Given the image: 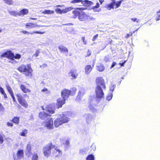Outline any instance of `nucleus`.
Instances as JSON below:
<instances>
[{"mask_svg": "<svg viewBox=\"0 0 160 160\" xmlns=\"http://www.w3.org/2000/svg\"><path fill=\"white\" fill-rule=\"evenodd\" d=\"M98 34H96L95 35H94L93 37V38L92 39V41H95L96 39L98 37Z\"/></svg>", "mask_w": 160, "mask_h": 160, "instance_id": "09e8293b", "label": "nucleus"}, {"mask_svg": "<svg viewBox=\"0 0 160 160\" xmlns=\"http://www.w3.org/2000/svg\"><path fill=\"white\" fill-rule=\"evenodd\" d=\"M82 10V8H77L74 9V10L72 11V13L73 14L72 18L75 19L77 17H78L81 13L80 11Z\"/></svg>", "mask_w": 160, "mask_h": 160, "instance_id": "9d476101", "label": "nucleus"}, {"mask_svg": "<svg viewBox=\"0 0 160 160\" xmlns=\"http://www.w3.org/2000/svg\"><path fill=\"white\" fill-rule=\"evenodd\" d=\"M27 85H28L29 87V86H30V84L29 83H27Z\"/></svg>", "mask_w": 160, "mask_h": 160, "instance_id": "338daca9", "label": "nucleus"}, {"mask_svg": "<svg viewBox=\"0 0 160 160\" xmlns=\"http://www.w3.org/2000/svg\"><path fill=\"white\" fill-rule=\"evenodd\" d=\"M134 32V31H133V32H130L129 33H128V34H127V35H126L125 38H129V37H130L131 36H132V35L133 33Z\"/></svg>", "mask_w": 160, "mask_h": 160, "instance_id": "79ce46f5", "label": "nucleus"}, {"mask_svg": "<svg viewBox=\"0 0 160 160\" xmlns=\"http://www.w3.org/2000/svg\"><path fill=\"white\" fill-rule=\"evenodd\" d=\"M69 121L70 119L66 115L62 114L60 117L57 118L54 121V126L57 128L63 124L68 122Z\"/></svg>", "mask_w": 160, "mask_h": 160, "instance_id": "20e7f679", "label": "nucleus"}, {"mask_svg": "<svg viewBox=\"0 0 160 160\" xmlns=\"http://www.w3.org/2000/svg\"><path fill=\"white\" fill-rule=\"evenodd\" d=\"M83 2V0H72L70 2L71 3H77L81 2L82 4V2Z\"/></svg>", "mask_w": 160, "mask_h": 160, "instance_id": "4c0bfd02", "label": "nucleus"}, {"mask_svg": "<svg viewBox=\"0 0 160 160\" xmlns=\"http://www.w3.org/2000/svg\"><path fill=\"white\" fill-rule=\"evenodd\" d=\"M57 7H61V6L60 5H57Z\"/></svg>", "mask_w": 160, "mask_h": 160, "instance_id": "0e129e2a", "label": "nucleus"}, {"mask_svg": "<svg viewBox=\"0 0 160 160\" xmlns=\"http://www.w3.org/2000/svg\"><path fill=\"white\" fill-rule=\"evenodd\" d=\"M48 91V89L46 88H44L43 89H42L41 90V92H47Z\"/></svg>", "mask_w": 160, "mask_h": 160, "instance_id": "5fc2aeb1", "label": "nucleus"}, {"mask_svg": "<svg viewBox=\"0 0 160 160\" xmlns=\"http://www.w3.org/2000/svg\"><path fill=\"white\" fill-rule=\"evenodd\" d=\"M91 55V52L89 50H88L86 55L85 56V57H89Z\"/></svg>", "mask_w": 160, "mask_h": 160, "instance_id": "de8ad7c7", "label": "nucleus"}, {"mask_svg": "<svg viewBox=\"0 0 160 160\" xmlns=\"http://www.w3.org/2000/svg\"><path fill=\"white\" fill-rule=\"evenodd\" d=\"M16 96L19 104L24 107L27 108L28 104L24 97H28V96L27 94H23L22 95L21 93H17L16 94Z\"/></svg>", "mask_w": 160, "mask_h": 160, "instance_id": "39448f33", "label": "nucleus"}, {"mask_svg": "<svg viewBox=\"0 0 160 160\" xmlns=\"http://www.w3.org/2000/svg\"><path fill=\"white\" fill-rule=\"evenodd\" d=\"M4 140L2 136L0 133V144H2Z\"/></svg>", "mask_w": 160, "mask_h": 160, "instance_id": "37998d69", "label": "nucleus"}, {"mask_svg": "<svg viewBox=\"0 0 160 160\" xmlns=\"http://www.w3.org/2000/svg\"><path fill=\"white\" fill-rule=\"evenodd\" d=\"M54 12V11L53 10H45L42 13L43 14H53Z\"/></svg>", "mask_w": 160, "mask_h": 160, "instance_id": "c85d7f7f", "label": "nucleus"}, {"mask_svg": "<svg viewBox=\"0 0 160 160\" xmlns=\"http://www.w3.org/2000/svg\"><path fill=\"white\" fill-rule=\"evenodd\" d=\"M116 64V63L115 62H112V64L111 68L114 67L115 66Z\"/></svg>", "mask_w": 160, "mask_h": 160, "instance_id": "864d4df0", "label": "nucleus"}, {"mask_svg": "<svg viewBox=\"0 0 160 160\" xmlns=\"http://www.w3.org/2000/svg\"><path fill=\"white\" fill-rule=\"evenodd\" d=\"M38 27L39 26L33 23H27L25 24V27L27 29H32Z\"/></svg>", "mask_w": 160, "mask_h": 160, "instance_id": "412c9836", "label": "nucleus"}, {"mask_svg": "<svg viewBox=\"0 0 160 160\" xmlns=\"http://www.w3.org/2000/svg\"><path fill=\"white\" fill-rule=\"evenodd\" d=\"M69 90L64 89L61 92L62 97L66 100L71 95L69 93Z\"/></svg>", "mask_w": 160, "mask_h": 160, "instance_id": "9b49d317", "label": "nucleus"}, {"mask_svg": "<svg viewBox=\"0 0 160 160\" xmlns=\"http://www.w3.org/2000/svg\"><path fill=\"white\" fill-rule=\"evenodd\" d=\"M86 160H95L93 155L91 154L88 155L86 158Z\"/></svg>", "mask_w": 160, "mask_h": 160, "instance_id": "7c9ffc66", "label": "nucleus"}, {"mask_svg": "<svg viewBox=\"0 0 160 160\" xmlns=\"http://www.w3.org/2000/svg\"><path fill=\"white\" fill-rule=\"evenodd\" d=\"M0 92H1L2 94L3 95L4 98L7 99L8 98L7 95V94L5 92L4 90L2 88H0Z\"/></svg>", "mask_w": 160, "mask_h": 160, "instance_id": "72a5a7b5", "label": "nucleus"}, {"mask_svg": "<svg viewBox=\"0 0 160 160\" xmlns=\"http://www.w3.org/2000/svg\"><path fill=\"white\" fill-rule=\"evenodd\" d=\"M69 144V141L68 140H67L66 142V144L67 145H68Z\"/></svg>", "mask_w": 160, "mask_h": 160, "instance_id": "052dcab7", "label": "nucleus"}, {"mask_svg": "<svg viewBox=\"0 0 160 160\" xmlns=\"http://www.w3.org/2000/svg\"><path fill=\"white\" fill-rule=\"evenodd\" d=\"M123 1V0H120L116 2L115 0H111V2L110 3L107 4L105 8L108 10H110L114 8L115 9L118 8L120 7L122 2Z\"/></svg>", "mask_w": 160, "mask_h": 160, "instance_id": "423d86ee", "label": "nucleus"}, {"mask_svg": "<svg viewBox=\"0 0 160 160\" xmlns=\"http://www.w3.org/2000/svg\"><path fill=\"white\" fill-rule=\"evenodd\" d=\"M99 1L100 2L101 5H102V3L104 2V0H99Z\"/></svg>", "mask_w": 160, "mask_h": 160, "instance_id": "bf43d9fd", "label": "nucleus"}, {"mask_svg": "<svg viewBox=\"0 0 160 160\" xmlns=\"http://www.w3.org/2000/svg\"><path fill=\"white\" fill-rule=\"evenodd\" d=\"M95 149H96V148H95V147H94V149H93V150H94V151H95Z\"/></svg>", "mask_w": 160, "mask_h": 160, "instance_id": "774afa93", "label": "nucleus"}, {"mask_svg": "<svg viewBox=\"0 0 160 160\" xmlns=\"http://www.w3.org/2000/svg\"><path fill=\"white\" fill-rule=\"evenodd\" d=\"M156 20L158 21L160 20V9L157 12Z\"/></svg>", "mask_w": 160, "mask_h": 160, "instance_id": "ea45409f", "label": "nucleus"}, {"mask_svg": "<svg viewBox=\"0 0 160 160\" xmlns=\"http://www.w3.org/2000/svg\"><path fill=\"white\" fill-rule=\"evenodd\" d=\"M82 4L84 5L86 4L88 6H91L93 4V3L88 0H84L83 1V2H82Z\"/></svg>", "mask_w": 160, "mask_h": 160, "instance_id": "bb28decb", "label": "nucleus"}, {"mask_svg": "<svg viewBox=\"0 0 160 160\" xmlns=\"http://www.w3.org/2000/svg\"><path fill=\"white\" fill-rule=\"evenodd\" d=\"M112 97V93H110L106 97L107 99L109 101L111 100Z\"/></svg>", "mask_w": 160, "mask_h": 160, "instance_id": "a19ab883", "label": "nucleus"}, {"mask_svg": "<svg viewBox=\"0 0 160 160\" xmlns=\"http://www.w3.org/2000/svg\"><path fill=\"white\" fill-rule=\"evenodd\" d=\"M38 156L37 153H34L32 156V160H38Z\"/></svg>", "mask_w": 160, "mask_h": 160, "instance_id": "f704fd0d", "label": "nucleus"}, {"mask_svg": "<svg viewBox=\"0 0 160 160\" xmlns=\"http://www.w3.org/2000/svg\"><path fill=\"white\" fill-rule=\"evenodd\" d=\"M126 62V61L125 60L122 63H120L119 64L121 66H123L124 64L125 63V62Z\"/></svg>", "mask_w": 160, "mask_h": 160, "instance_id": "603ef678", "label": "nucleus"}, {"mask_svg": "<svg viewBox=\"0 0 160 160\" xmlns=\"http://www.w3.org/2000/svg\"><path fill=\"white\" fill-rule=\"evenodd\" d=\"M40 53V52L39 50L36 51L35 53L33 54V56L36 57L38 56L39 54Z\"/></svg>", "mask_w": 160, "mask_h": 160, "instance_id": "a18cd8bd", "label": "nucleus"}, {"mask_svg": "<svg viewBox=\"0 0 160 160\" xmlns=\"http://www.w3.org/2000/svg\"><path fill=\"white\" fill-rule=\"evenodd\" d=\"M96 82L97 85L95 89L96 98L98 100H101L104 97V94L102 88L106 89L104 80L102 77H98L96 78Z\"/></svg>", "mask_w": 160, "mask_h": 160, "instance_id": "f257e3e1", "label": "nucleus"}, {"mask_svg": "<svg viewBox=\"0 0 160 160\" xmlns=\"http://www.w3.org/2000/svg\"><path fill=\"white\" fill-rule=\"evenodd\" d=\"M94 67V65H88L85 67V72L87 74H89L92 71Z\"/></svg>", "mask_w": 160, "mask_h": 160, "instance_id": "6ab92c4d", "label": "nucleus"}, {"mask_svg": "<svg viewBox=\"0 0 160 160\" xmlns=\"http://www.w3.org/2000/svg\"><path fill=\"white\" fill-rule=\"evenodd\" d=\"M110 88V91L112 92H113L114 90L113 86L112 85Z\"/></svg>", "mask_w": 160, "mask_h": 160, "instance_id": "4d7b16f0", "label": "nucleus"}, {"mask_svg": "<svg viewBox=\"0 0 160 160\" xmlns=\"http://www.w3.org/2000/svg\"><path fill=\"white\" fill-rule=\"evenodd\" d=\"M4 109L1 103H0V110H1Z\"/></svg>", "mask_w": 160, "mask_h": 160, "instance_id": "6e6d98bb", "label": "nucleus"}, {"mask_svg": "<svg viewBox=\"0 0 160 160\" xmlns=\"http://www.w3.org/2000/svg\"><path fill=\"white\" fill-rule=\"evenodd\" d=\"M21 32L24 34L28 35H32L34 34H43L45 33V31H33L32 32H29L28 31L25 30H22L21 31Z\"/></svg>", "mask_w": 160, "mask_h": 160, "instance_id": "ddd939ff", "label": "nucleus"}, {"mask_svg": "<svg viewBox=\"0 0 160 160\" xmlns=\"http://www.w3.org/2000/svg\"><path fill=\"white\" fill-rule=\"evenodd\" d=\"M45 127L48 129H52L53 128V122L52 118H49L44 122Z\"/></svg>", "mask_w": 160, "mask_h": 160, "instance_id": "1a4fd4ad", "label": "nucleus"}, {"mask_svg": "<svg viewBox=\"0 0 160 160\" xmlns=\"http://www.w3.org/2000/svg\"><path fill=\"white\" fill-rule=\"evenodd\" d=\"M20 88L21 91L24 93H31V91L30 88L27 87L24 85L21 84Z\"/></svg>", "mask_w": 160, "mask_h": 160, "instance_id": "dca6fc26", "label": "nucleus"}, {"mask_svg": "<svg viewBox=\"0 0 160 160\" xmlns=\"http://www.w3.org/2000/svg\"><path fill=\"white\" fill-rule=\"evenodd\" d=\"M73 9V8L72 7L65 8V9H63L64 13H66L72 10Z\"/></svg>", "mask_w": 160, "mask_h": 160, "instance_id": "2f4dec72", "label": "nucleus"}, {"mask_svg": "<svg viewBox=\"0 0 160 160\" xmlns=\"http://www.w3.org/2000/svg\"><path fill=\"white\" fill-rule=\"evenodd\" d=\"M29 12L28 10L23 8L19 11L18 12L19 16H24L25 15H27Z\"/></svg>", "mask_w": 160, "mask_h": 160, "instance_id": "4be33fe9", "label": "nucleus"}, {"mask_svg": "<svg viewBox=\"0 0 160 160\" xmlns=\"http://www.w3.org/2000/svg\"><path fill=\"white\" fill-rule=\"evenodd\" d=\"M30 19L31 20H36L37 19L36 18H30Z\"/></svg>", "mask_w": 160, "mask_h": 160, "instance_id": "680f3d73", "label": "nucleus"}, {"mask_svg": "<svg viewBox=\"0 0 160 160\" xmlns=\"http://www.w3.org/2000/svg\"><path fill=\"white\" fill-rule=\"evenodd\" d=\"M6 89L8 91L13 101L14 102H15L16 101L15 98L14 97V94L13 92V91L11 88V87L8 85H7L6 86Z\"/></svg>", "mask_w": 160, "mask_h": 160, "instance_id": "f3484780", "label": "nucleus"}, {"mask_svg": "<svg viewBox=\"0 0 160 160\" xmlns=\"http://www.w3.org/2000/svg\"><path fill=\"white\" fill-rule=\"evenodd\" d=\"M131 20L133 22H138L139 21V20H138L137 18H131Z\"/></svg>", "mask_w": 160, "mask_h": 160, "instance_id": "8fccbe9b", "label": "nucleus"}, {"mask_svg": "<svg viewBox=\"0 0 160 160\" xmlns=\"http://www.w3.org/2000/svg\"><path fill=\"white\" fill-rule=\"evenodd\" d=\"M84 93H82L81 91H79L77 96V98L78 99H81V98L84 95Z\"/></svg>", "mask_w": 160, "mask_h": 160, "instance_id": "c9c22d12", "label": "nucleus"}, {"mask_svg": "<svg viewBox=\"0 0 160 160\" xmlns=\"http://www.w3.org/2000/svg\"><path fill=\"white\" fill-rule=\"evenodd\" d=\"M17 70L20 73H22L27 77L32 78L33 75V70L30 64L26 65L22 64L17 68Z\"/></svg>", "mask_w": 160, "mask_h": 160, "instance_id": "f03ea898", "label": "nucleus"}, {"mask_svg": "<svg viewBox=\"0 0 160 160\" xmlns=\"http://www.w3.org/2000/svg\"><path fill=\"white\" fill-rule=\"evenodd\" d=\"M110 39V40H109V43L110 44H111L112 42V39Z\"/></svg>", "mask_w": 160, "mask_h": 160, "instance_id": "e2e57ef3", "label": "nucleus"}, {"mask_svg": "<svg viewBox=\"0 0 160 160\" xmlns=\"http://www.w3.org/2000/svg\"><path fill=\"white\" fill-rule=\"evenodd\" d=\"M104 60L106 62H107L109 60V58L108 57L106 56L105 57Z\"/></svg>", "mask_w": 160, "mask_h": 160, "instance_id": "13d9d810", "label": "nucleus"}, {"mask_svg": "<svg viewBox=\"0 0 160 160\" xmlns=\"http://www.w3.org/2000/svg\"><path fill=\"white\" fill-rule=\"evenodd\" d=\"M58 48L59 51L61 53H68V50L67 48L63 45L59 46Z\"/></svg>", "mask_w": 160, "mask_h": 160, "instance_id": "5701e85b", "label": "nucleus"}, {"mask_svg": "<svg viewBox=\"0 0 160 160\" xmlns=\"http://www.w3.org/2000/svg\"><path fill=\"white\" fill-rule=\"evenodd\" d=\"M19 119L20 118L19 117H14L12 120L11 121L14 123L16 124H18L19 123Z\"/></svg>", "mask_w": 160, "mask_h": 160, "instance_id": "a878e982", "label": "nucleus"}, {"mask_svg": "<svg viewBox=\"0 0 160 160\" xmlns=\"http://www.w3.org/2000/svg\"><path fill=\"white\" fill-rule=\"evenodd\" d=\"M96 68L98 71L100 72H102L105 70V68L103 64L100 63L97 65Z\"/></svg>", "mask_w": 160, "mask_h": 160, "instance_id": "b1692460", "label": "nucleus"}, {"mask_svg": "<svg viewBox=\"0 0 160 160\" xmlns=\"http://www.w3.org/2000/svg\"><path fill=\"white\" fill-rule=\"evenodd\" d=\"M9 13L10 15L15 17H17L18 16H19L18 12H17L16 11H9Z\"/></svg>", "mask_w": 160, "mask_h": 160, "instance_id": "c756f323", "label": "nucleus"}, {"mask_svg": "<svg viewBox=\"0 0 160 160\" xmlns=\"http://www.w3.org/2000/svg\"><path fill=\"white\" fill-rule=\"evenodd\" d=\"M55 145H53L52 142L48 143L47 145L44 146L43 148V153L45 157L48 158L51 154V150L54 148Z\"/></svg>", "mask_w": 160, "mask_h": 160, "instance_id": "0eeeda50", "label": "nucleus"}, {"mask_svg": "<svg viewBox=\"0 0 160 160\" xmlns=\"http://www.w3.org/2000/svg\"><path fill=\"white\" fill-rule=\"evenodd\" d=\"M99 7L100 5L99 3L97 2L96 5L95 6L93 7L92 8L93 10H94L96 8H98Z\"/></svg>", "mask_w": 160, "mask_h": 160, "instance_id": "c03bdc74", "label": "nucleus"}, {"mask_svg": "<svg viewBox=\"0 0 160 160\" xmlns=\"http://www.w3.org/2000/svg\"><path fill=\"white\" fill-rule=\"evenodd\" d=\"M27 133L28 130L26 129H24L20 133V135L22 136L26 137V134H27Z\"/></svg>", "mask_w": 160, "mask_h": 160, "instance_id": "473e14b6", "label": "nucleus"}, {"mask_svg": "<svg viewBox=\"0 0 160 160\" xmlns=\"http://www.w3.org/2000/svg\"><path fill=\"white\" fill-rule=\"evenodd\" d=\"M55 151H53L52 153L53 156L55 158L61 156L62 152L59 149H57L54 148Z\"/></svg>", "mask_w": 160, "mask_h": 160, "instance_id": "2eb2a0df", "label": "nucleus"}, {"mask_svg": "<svg viewBox=\"0 0 160 160\" xmlns=\"http://www.w3.org/2000/svg\"><path fill=\"white\" fill-rule=\"evenodd\" d=\"M82 39L84 44L85 45L87 43V41H86V40L85 39V38L84 37H82Z\"/></svg>", "mask_w": 160, "mask_h": 160, "instance_id": "3c124183", "label": "nucleus"}, {"mask_svg": "<svg viewBox=\"0 0 160 160\" xmlns=\"http://www.w3.org/2000/svg\"><path fill=\"white\" fill-rule=\"evenodd\" d=\"M2 31V29L0 28V32H1Z\"/></svg>", "mask_w": 160, "mask_h": 160, "instance_id": "69168bd1", "label": "nucleus"}, {"mask_svg": "<svg viewBox=\"0 0 160 160\" xmlns=\"http://www.w3.org/2000/svg\"><path fill=\"white\" fill-rule=\"evenodd\" d=\"M7 126L8 127H12L13 126V124L12 123L8 122L6 124Z\"/></svg>", "mask_w": 160, "mask_h": 160, "instance_id": "49530a36", "label": "nucleus"}, {"mask_svg": "<svg viewBox=\"0 0 160 160\" xmlns=\"http://www.w3.org/2000/svg\"><path fill=\"white\" fill-rule=\"evenodd\" d=\"M51 115L49 113H47L45 112H40L38 114V116L40 118L44 120L48 117H50Z\"/></svg>", "mask_w": 160, "mask_h": 160, "instance_id": "aec40b11", "label": "nucleus"}, {"mask_svg": "<svg viewBox=\"0 0 160 160\" xmlns=\"http://www.w3.org/2000/svg\"><path fill=\"white\" fill-rule=\"evenodd\" d=\"M69 74L70 76L72 77V79H75L76 78L78 75V73L77 72L76 69H72L71 70Z\"/></svg>", "mask_w": 160, "mask_h": 160, "instance_id": "a211bd4d", "label": "nucleus"}, {"mask_svg": "<svg viewBox=\"0 0 160 160\" xmlns=\"http://www.w3.org/2000/svg\"><path fill=\"white\" fill-rule=\"evenodd\" d=\"M55 11L57 13L60 14L64 13L63 9L62 10L60 8H57L55 10Z\"/></svg>", "mask_w": 160, "mask_h": 160, "instance_id": "58836bf2", "label": "nucleus"}, {"mask_svg": "<svg viewBox=\"0 0 160 160\" xmlns=\"http://www.w3.org/2000/svg\"><path fill=\"white\" fill-rule=\"evenodd\" d=\"M77 89L75 87H73L71 88L69 90V93L71 95L73 96L76 93Z\"/></svg>", "mask_w": 160, "mask_h": 160, "instance_id": "cd10ccee", "label": "nucleus"}, {"mask_svg": "<svg viewBox=\"0 0 160 160\" xmlns=\"http://www.w3.org/2000/svg\"><path fill=\"white\" fill-rule=\"evenodd\" d=\"M78 18L80 21L84 22H88L92 20V18L84 12H81Z\"/></svg>", "mask_w": 160, "mask_h": 160, "instance_id": "6e6552de", "label": "nucleus"}, {"mask_svg": "<svg viewBox=\"0 0 160 160\" xmlns=\"http://www.w3.org/2000/svg\"><path fill=\"white\" fill-rule=\"evenodd\" d=\"M17 156L18 158L21 159L24 157V152L22 149H20L18 151L17 153Z\"/></svg>", "mask_w": 160, "mask_h": 160, "instance_id": "393cba45", "label": "nucleus"}, {"mask_svg": "<svg viewBox=\"0 0 160 160\" xmlns=\"http://www.w3.org/2000/svg\"><path fill=\"white\" fill-rule=\"evenodd\" d=\"M0 58H6L11 60H14V59H19L21 58V55L17 53L14 55V53L11 51L7 50L2 53L0 56Z\"/></svg>", "mask_w": 160, "mask_h": 160, "instance_id": "7ed1b4c3", "label": "nucleus"}, {"mask_svg": "<svg viewBox=\"0 0 160 160\" xmlns=\"http://www.w3.org/2000/svg\"><path fill=\"white\" fill-rule=\"evenodd\" d=\"M46 110L50 114H53L55 113V108L51 104H49L46 107Z\"/></svg>", "mask_w": 160, "mask_h": 160, "instance_id": "4468645a", "label": "nucleus"}, {"mask_svg": "<svg viewBox=\"0 0 160 160\" xmlns=\"http://www.w3.org/2000/svg\"><path fill=\"white\" fill-rule=\"evenodd\" d=\"M66 100L63 98H58L57 100L56 105L58 108H61L62 105L65 103Z\"/></svg>", "mask_w": 160, "mask_h": 160, "instance_id": "f8f14e48", "label": "nucleus"}, {"mask_svg": "<svg viewBox=\"0 0 160 160\" xmlns=\"http://www.w3.org/2000/svg\"><path fill=\"white\" fill-rule=\"evenodd\" d=\"M4 2L8 5H12L13 4V1L12 0H2Z\"/></svg>", "mask_w": 160, "mask_h": 160, "instance_id": "e433bc0d", "label": "nucleus"}]
</instances>
